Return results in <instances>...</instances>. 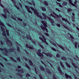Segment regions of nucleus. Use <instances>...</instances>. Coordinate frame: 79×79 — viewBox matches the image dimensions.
Returning <instances> with one entry per match:
<instances>
[{"label": "nucleus", "mask_w": 79, "mask_h": 79, "mask_svg": "<svg viewBox=\"0 0 79 79\" xmlns=\"http://www.w3.org/2000/svg\"><path fill=\"white\" fill-rule=\"evenodd\" d=\"M1 29V30L2 31V32H3L2 33V35H3V36H4L5 37V39L6 40V41L7 42H9L10 44L11 45H13V43H12V42L11 41V40H9V39L6 37V33L5 32V29H4V28L3 26H1L0 27Z\"/></svg>", "instance_id": "nucleus-1"}, {"label": "nucleus", "mask_w": 79, "mask_h": 79, "mask_svg": "<svg viewBox=\"0 0 79 79\" xmlns=\"http://www.w3.org/2000/svg\"><path fill=\"white\" fill-rule=\"evenodd\" d=\"M41 22L43 24L44 26V27H43L42 26H41V28L42 29L43 31H46V32L48 33V30L47 28V23L46 22H44V21H41Z\"/></svg>", "instance_id": "nucleus-2"}, {"label": "nucleus", "mask_w": 79, "mask_h": 79, "mask_svg": "<svg viewBox=\"0 0 79 79\" xmlns=\"http://www.w3.org/2000/svg\"><path fill=\"white\" fill-rule=\"evenodd\" d=\"M30 8L33 11H34V12L35 14H36V16H38L39 18H40V19H42V17L41 15H39V14L38 13V11H37V10L35 9V10L34 9V8H33L32 7H30Z\"/></svg>", "instance_id": "nucleus-3"}, {"label": "nucleus", "mask_w": 79, "mask_h": 79, "mask_svg": "<svg viewBox=\"0 0 79 79\" xmlns=\"http://www.w3.org/2000/svg\"><path fill=\"white\" fill-rule=\"evenodd\" d=\"M42 38H43L44 40H43V39H42V38L40 37H39V38L41 40V41H42V42H44V43H45L47 45H48V43H47V41H46V38H45V36H44L43 35H42Z\"/></svg>", "instance_id": "nucleus-4"}, {"label": "nucleus", "mask_w": 79, "mask_h": 79, "mask_svg": "<svg viewBox=\"0 0 79 79\" xmlns=\"http://www.w3.org/2000/svg\"><path fill=\"white\" fill-rule=\"evenodd\" d=\"M41 52V50L40 49H39L38 51L37 52V54L39 56H41V57H42L44 56V54L42 53H40Z\"/></svg>", "instance_id": "nucleus-5"}, {"label": "nucleus", "mask_w": 79, "mask_h": 79, "mask_svg": "<svg viewBox=\"0 0 79 79\" xmlns=\"http://www.w3.org/2000/svg\"><path fill=\"white\" fill-rule=\"evenodd\" d=\"M25 7L26 8L28 13H31V14L32 13V12L31 11L29 7L28 6H25Z\"/></svg>", "instance_id": "nucleus-6"}, {"label": "nucleus", "mask_w": 79, "mask_h": 79, "mask_svg": "<svg viewBox=\"0 0 79 79\" xmlns=\"http://www.w3.org/2000/svg\"><path fill=\"white\" fill-rule=\"evenodd\" d=\"M47 18L48 19H49V20L50 22L51 23L52 25V26H55V25L53 24V23H54V22L52 20V19H51L48 17H47Z\"/></svg>", "instance_id": "nucleus-7"}, {"label": "nucleus", "mask_w": 79, "mask_h": 79, "mask_svg": "<svg viewBox=\"0 0 79 79\" xmlns=\"http://www.w3.org/2000/svg\"><path fill=\"white\" fill-rule=\"evenodd\" d=\"M57 69L58 71H59V72L60 73V74H62V75H63V73L62 72V70H61V68H60V66L58 67Z\"/></svg>", "instance_id": "nucleus-8"}, {"label": "nucleus", "mask_w": 79, "mask_h": 79, "mask_svg": "<svg viewBox=\"0 0 79 79\" xmlns=\"http://www.w3.org/2000/svg\"><path fill=\"white\" fill-rule=\"evenodd\" d=\"M69 1V3H70V4H71V5H72V6H75V7H77V6H76V5H75L74 3H73L72 2V0H68Z\"/></svg>", "instance_id": "nucleus-9"}, {"label": "nucleus", "mask_w": 79, "mask_h": 79, "mask_svg": "<svg viewBox=\"0 0 79 79\" xmlns=\"http://www.w3.org/2000/svg\"><path fill=\"white\" fill-rule=\"evenodd\" d=\"M46 71L49 74H52V72H51L50 70L48 69V68H46L45 69Z\"/></svg>", "instance_id": "nucleus-10"}, {"label": "nucleus", "mask_w": 79, "mask_h": 79, "mask_svg": "<svg viewBox=\"0 0 79 79\" xmlns=\"http://www.w3.org/2000/svg\"><path fill=\"white\" fill-rule=\"evenodd\" d=\"M4 50L5 52L6 53H5L4 55H6V56H7V55H8V54H7V53H8V50L6 48H4Z\"/></svg>", "instance_id": "nucleus-11"}, {"label": "nucleus", "mask_w": 79, "mask_h": 79, "mask_svg": "<svg viewBox=\"0 0 79 79\" xmlns=\"http://www.w3.org/2000/svg\"><path fill=\"white\" fill-rule=\"evenodd\" d=\"M65 75L66 77V79H68V77H69V79H71V78H72V77H71V76L68 75L66 73H65Z\"/></svg>", "instance_id": "nucleus-12"}, {"label": "nucleus", "mask_w": 79, "mask_h": 79, "mask_svg": "<svg viewBox=\"0 0 79 79\" xmlns=\"http://www.w3.org/2000/svg\"><path fill=\"white\" fill-rule=\"evenodd\" d=\"M46 55L47 56H48L49 57H52V54H50V53H46Z\"/></svg>", "instance_id": "nucleus-13"}, {"label": "nucleus", "mask_w": 79, "mask_h": 79, "mask_svg": "<svg viewBox=\"0 0 79 79\" xmlns=\"http://www.w3.org/2000/svg\"><path fill=\"white\" fill-rule=\"evenodd\" d=\"M9 52L11 53V52H14V49L12 48H11L8 50Z\"/></svg>", "instance_id": "nucleus-14"}, {"label": "nucleus", "mask_w": 79, "mask_h": 79, "mask_svg": "<svg viewBox=\"0 0 79 79\" xmlns=\"http://www.w3.org/2000/svg\"><path fill=\"white\" fill-rule=\"evenodd\" d=\"M62 20H63V21H64L65 22H67V23H69V21H68L67 19H66L65 18H62Z\"/></svg>", "instance_id": "nucleus-15"}, {"label": "nucleus", "mask_w": 79, "mask_h": 79, "mask_svg": "<svg viewBox=\"0 0 79 79\" xmlns=\"http://www.w3.org/2000/svg\"><path fill=\"white\" fill-rule=\"evenodd\" d=\"M25 66L27 68H28L29 70H31V69L30 68V67L28 65H27V63H26L25 64Z\"/></svg>", "instance_id": "nucleus-16"}, {"label": "nucleus", "mask_w": 79, "mask_h": 79, "mask_svg": "<svg viewBox=\"0 0 79 79\" xmlns=\"http://www.w3.org/2000/svg\"><path fill=\"white\" fill-rule=\"evenodd\" d=\"M16 74L18 76H20V77H23V75L21 73H17Z\"/></svg>", "instance_id": "nucleus-17"}, {"label": "nucleus", "mask_w": 79, "mask_h": 79, "mask_svg": "<svg viewBox=\"0 0 79 79\" xmlns=\"http://www.w3.org/2000/svg\"><path fill=\"white\" fill-rule=\"evenodd\" d=\"M6 12H5V15L2 14V15L4 17V18H5V19H6V17L7 16H6Z\"/></svg>", "instance_id": "nucleus-18"}, {"label": "nucleus", "mask_w": 79, "mask_h": 79, "mask_svg": "<svg viewBox=\"0 0 79 79\" xmlns=\"http://www.w3.org/2000/svg\"><path fill=\"white\" fill-rule=\"evenodd\" d=\"M27 37H27L28 39H29V40H32V38L31 37L30 35H28Z\"/></svg>", "instance_id": "nucleus-19"}, {"label": "nucleus", "mask_w": 79, "mask_h": 79, "mask_svg": "<svg viewBox=\"0 0 79 79\" xmlns=\"http://www.w3.org/2000/svg\"><path fill=\"white\" fill-rule=\"evenodd\" d=\"M42 15L43 16H44L45 19H47V18L48 16L45 15V14L44 13H42Z\"/></svg>", "instance_id": "nucleus-20"}, {"label": "nucleus", "mask_w": 79, "mask_h": 79, "mask_svg": "<svg viewBox=\"0 0 79 79\" xmlns=\"http://www.w3.org/2000/svg\"><path fill=\"white\" fill-rule=\"evenodd\" d=\"M58 46L59 47H60V48H61L63 50H64V48L63 47V46H61L60 45H58Z\"/></svg>", "instance_id": "nucleus-21"}, {"label": "nucleus", "mask_w": 79, "mask_h": 79, "mask_svg": "<svg viewBox=\"0 0 79 79\" xmlns=\"http://www.w3.org/2000/svg\"><path fill=\"white\" fill-rule=\"evenodd\" d=\"M72 64L73 66L75 68H76V69H77V66H76V65L73 62H72Z\"/></svg>", "instance_id": "nucleus-22"}, {"label": "nucleus", "mask_w": 79, "mask_h": 79, "mask_svg": "<svg viewBox=\"0 0 79 79\" xmlns=\"http://www.w3.org/2000/svg\"><path fill=\"white\" fill-rule=\"evenodd\" d=\"M61 59L62 60H67V58H66V57L64 56L62 57H61Z\"/></svg>", "instance_id": "nucleus-23"}, {"label": "nucleus", "mask_w": 79, "mask_h": 79, "mask_svg": "<svg viewBox=\"0 0 79 79\" xmlns=\"http://www.w3.org/2000/svg\"><path fill=\"white\" fill-rule=\"evenodd\" d=\"M0 25L1 26H5V25H4V24H3V23L1 21V20H0Z\"/></svg>", "instance_id": "nucleus-24"}, {"label": "nucleus", "mask_w": 79, "mask_h": 79, "mask_svg": "<svg viewBox=\"0 0 79 79\" xmlns=\"http://www.w3.org/2000/svg\"><path fill=\"white\" fill-rule=\"evenodd\" d=\"M4 12H5V11H6L7 13H10V12H9V11L6 8L4 9Z\"/></svg>", "instance_id": "nucleus-25"}, {"label": "nucleus", "mask_w": 79, "mask_h": 79, "mask_svg": "<svg viewBox=\"0 0 79 79\" xmlns=\"http://www.w3.org/2000/svg\"><path fill=\"white\" fill-rule=\"evenodd\" d=\"M62 5L64 6H66L67 5V2H62Z\"/></svg>", "instance_id": "nucleus-26"}, {"label": "nucleus", "mask_w": 79, "mask_h": 79, "mask_svg": "<svg viewBox=\"0 0 79 79\" xmlns=\"http://www.w3.org/2000/svg\"><path fill=\"white\" fill-rule=\"evenodd\" d=\"M17 50L18 52H20L21 51L20 50V48H19V47L18 46H17Z\"/></svg>", "instance_id": "nucleus-27"}, {"label": "nucleus", "mask_w": 79, "mask_h": 79, "mask_svg": "<svg viewBox=\"0 0 79 79\" xmlns=\"http://www.w3.org/2000/svg\"><path fill=\"white\" fill-rule=\"evenodd\" d=\"M65 64L67 65L68 68H71V66L70 65H69V64L67 62H65Z\"/></svg>", "instance_id": "nucleus-28"}, {"label": "nucleus", "mask_w": 79, "mask_h": 79, "mask_svg": "<svg viewBox=\"0 0 79 79\" xmlns=\"http://www.w3.org/2000/svg\"><path fill=\"white\" fill-rule=\"evenodd\" d=\"M56 3L57 5H59V6H60V7L61 8H63V6H61V4H60V3H58V2H56Z\"/></svg>", "instance_id": "nucleus-29"}, {"label": "nucleus", "mask_w": 79, "mask_h": 79, "mask_svg": "<svg viewBox=\"0 0 79 79\" xmlns=\"http://www.w3.org/2000/svg\"><path fill=\"white\" fill-rule=\"evenodd\" d=\"M16 71H18V72H19V71H20V72H21V73H23V70H22V69H16Z\"/></svg>", "instance_id": "nucleus-30"}, {"label": "nucleus", "mask_w": 79, "mask_h": 79, "mask_svg": "<svg viewBox=\"0 0 79 79\" xmlns=\"http://www.w3.org/2000/svg\"><path fill=\"white\" fill-rule=\"evenodd\" d=\"M40 69H41L42 71H45V68L44 67H43L42 66L40 67Z\"/></svg>", "instance_id": "nucleus-31"}, {"label": "nucleus", "mask_w": 79, "mask_h": 79, "mask_svg": "<svg viewBox=\"0 0 79 79\" xmlns=\"http://www.w3.org/2000/svg\"><path fill=\"white\" fill-rule=\"evenodd\" d=\"M29 62L30 64V65H33V63H32V62L31 60H29Z\"/></svg>", "instance_id": "nucleus-32"}, {"label": "nucleus", "mask_w": 79, "mask_h": 79, "mask_svg": "<svg viewBox=\"0 0 79 79\" xmlns=\"http://www.w3.org/2000/svg\"><path fill=\"white\" fill-rule=\"evenodd\" d=\"M60 64L61 66H62L63 68H64V65H63V63H62V62L61 61H60Z\"/></svg>", "instance_id": "nucleus-33"}, {"label": "nucleus", "mask_w": 79, "mask_h": 79, "mask_svg": "<svg viewBox=\"0 0 79 79\" xmlns=\"http://www.w3.org/2000/svg\"><path fill=\"white\" fill-rule=\"evenodd\" d=\"M63 26H64V27L65 28V29H66L68 31L70 30V29H69V28H68V27H66V26L65 25H64Z\"/></svg>", "instance_id": "nucleus-34"}, {"label": "nucleus", "mask_w": 79, "mask_h": 79, "mask_svg": "<svg viewBox=\"0 0 79 79\" xmlns=\"http://www.w3.org/2000/svg\"><path fill=\"white\" fill-rule=\"evenodd\" d=\"M6 33L7 36H9L10 34L9 33V31H8L7 30H6Z\"/></svg>", "instance_id": "nucleus-35"}, {"label": "nucleus", "mask_w": 79, "mask_h": 79, "mask_svg": "<svg viewBox=\"0 0 79 79\" xmlns=\"http://www.w3.org/2000/svg\"><path fill=\"white\" fill-rule=\"evenodd\" d=\"M56 16L57 17V18H62V15H61L59 14V15H56Z\"/></svg>", "instance_id": "nucleus-36"}, {"label": "nucleus", "mask_w": 79, "mask_h": 79, "mask_svg": "<svg viewBox=\"0 0 79 79\" xmlns=\"http://www.w3.org/2000/svg\"><path fill=\"white\" fill-rule=\"evenodd\" d=\"M42 10L43 11H46V9L44 7H42Z\"/></svg>", "instance_id": "nucleus-37"}, {"label": "nucleus", "mask_w": 79, "mask_h": 79, "mask_svg": "<svg viewBox=\"0 0 79 79\" xmlns=\"http://www.w3.org/2000/svg\"><path fill=\"white\" fill-rule=\"evenodd\" d=\"M75 48H77V43L76 42L75 43Z\"/></svg>", "instance_id": "nucleus-38"}, {"label": "nucleus", "mask_w": 79, "mask_h": 79, "mask_svg": "<svg viewBox=\"0 0 79 79\" xmlns=\"http://www.w3.org/2000/svg\"><path fill=\"white\" fill-rule=\"evenodd\" d=\"M44 4H45L46 6H48V3H47V2L46 1H44Z\"/></svg>", "instance_id": "nucleus-39"}, {"label": "nucleus", "mask_w": 79, "mask_h": 79, "mask_svg": "<svg viewBox=\"0 0 79 79\" xmlns=\"http://www.w3.org/2000/svg\"><path fill=\"white\" fill-rule=\"evenodd\" d=\"M17 60H18V61H19V62L21 61V59L19 57H18L17 58Z\"/></svg>", "instance_id": "nucleus-40"}, {"label": "nucleus", "mask_w": 79, "mask_h": 79, "mask_svg": "<svg viewBox=\"0 0 79 79\" xmlns=\"http://www.w3.org/2000/svg\"><path fill=\"white\" fill-rule=\"evenodd\" d=\"M2 59L6 61H8V60L5 57H2Z\"/></svg>", "instance_id": "nucleus-41"}, {"label": "nucleus", "mask_w": 79, "mask_h": 79, "mask_svg": "<svg viewBox=\"0 0 79 79\" xmlns=\"http://www.w3.org/2000/svg\"><path fill=\"white\" fill-rule=\"evenodd\" d=\"M52 50H53V51H54L55 52H56V49L55 48L53 47H52L51 48Z\"/></svg>", "instance_id": "nucleus-42"}, {"label": "nucleus", "mask_w": 79, "mask_h": 79, "mask_svg": "<svg viewBox=\"0 0 79 79\" xmlns=\"http://www.w3.org/2000/svg\"><path fill=\"white\" fill-rule=\"evenodd\" d=\"M26 77H30V74H29L27 73L26 74Z\"/></svg>", "instance_id": "nucleus-43"}, {"label": "nucleus", "mask_w": 79, "mask_h": 79, "mask_svg": "<svg viewBox=\"0 0 79 79\" xmlns=\"http://www.w3.org/2000/svg\"><path fill=\"white\" fill-rule=\"evenodd\" d=\"M67 11L68 12H70V11H72V9H71L69 8L68 10H67Z\"/></svg>", "instance_id": "nucleus-44"}, {"label": "nucleus", "mask_w": 79, "mask_h": 79, "mask_svg": "<svg viewBox=\"0 0 79 79\" xmlns=\"http://www.w3.org/2000/svg\"><path fill=\"white\" fill-rule=\"evenodd\" d=\"M31 1L33 5H34V6H35V3L34 1V0H32Z\"/></svg>", "instance_id": "nucleus-45"}, {"label": "nucleus", "mask_w": 79, "mask_h": 79, "mask_svg": "<svg viewBox=\"0 0 79 79\" xmlns=\"http://www.w3.org/2000/svg\"><path fill=\"white\" fill-rule=\"evenodd\" d=\"M15 8H16L18 10H19V8L18 6H17L16 5H15Z\"/></svg>", "instance_id": "nucleus-46"}, {"label": "nucleus", "mask_w": 79, "mask_h": 79, "mask_svg": "<svg viewBox=\"0 0 79 79\" xmlns=\"http://www.w3.org/2000/svg\"><path fill=\"white\" fill-rule=\"evenodd\" d=\"M11 17H12V18L13 19H14V20H16V18H15V17L13 16V15H11Z\"/></svg>", "instance_id": "nucleus-47"}, {"label": "nucleus", "mask_w": 79, "mask_h": 79, "mask_svg": "<svg viewBox=\"0 0 79 79\" xmlns=\"http://www.w3.org/2000/svg\"><path fill=\"white\" fill-rule=\"evenodd\" d=\"M18 19L19 21H23V19L19 18H18Z\"/></svg>", "instance_id": "nucleus-48"}, {"label": "nucleus", "mask_w": 79, "mask_h": 79, "mask_svg": "<svg viewBox=\"0 0 79 79\" xmlns=\"http://www.w3.org/2000/svg\"><path fill=\"white\" fill-rule=\"evenodd\" d=\"M70 37L72 39H73V40H74V38L73 37V36L71 35H70Z\"/></svg>", "instance_id": "nucleus-49"}, {"label": "nucleus", "mask_w": 79, "mask_h": 79, "mask_svg": "<svg viewBox=\"0 0 79 79\" xmlns=\"http://www.w3.org/2000/svg\"><path fill=\"white\" fill-rule=\"evenodd\" d=\"M72 15L73 16V17L72 18V19H73V18H74V16H75V14H74V13L72 12Z\"/></svg>", "instance_id": "nucleus-50"}, {"label": "nucleus", "mask_w": 79, "mask_h": 79, "mask_svg": "<svg viewBox=\"0 0 79 79\" xmlns=\"http://www.w3.org/2000/svg\"><path fill=\"white\" fill-rule=\"evenodd\" d=\"M29 48L30 50H31V49H34V48H33V47H31L30 46H29Z\"/></svg>", "instance_id": "nucleus-51"}, {"label": "nucleus", "mask_w": 79, "mask_h": 79, "mask_svg": "<svg viewBox=\"0 0 79 79\" xmlns=\"http://www.w3.org/2000/svg\"><path fill=\"white\" fill-rule=\"evenodd\" d=\"M77 1L75 0V2H74V4H75V5H77Z\"/></svg>", "instance_id": "nucleus-52"}, {"label": "nucleus", "mask_w": 79, "mask_h": 79, "mask_svg": "<svg viewBox=\"0 0 79 79\" xmlns=\"http://www.w3.org/2000/svg\"><path fill=\"white\" fill-rule=\"evenodd\" d=\"M60 55H59V54H57L56 55V57L57 58H59V57H60Z\"/></svg>", "instance_id": "nucleus-53"}, {"label": "nucleus", "mask_w": 79, "mask_h": 79, "mask_svg": "<svg viewBox=\"0 0 79 79\" xmlns=\"http://www.w3.org/2000/svg\"><path fill=\"white\" fill-rule=\"evenodd\" d=\"M44 34L45 35H46V36H49V34L48 33H44Z\"/></svg>", "instance_id": "nucleus-54"}, {"label": "nucleus", "mask_w": 79, "mask_h": 79, "mask_svg": "<svg viewBox=\"0 0 79 79\" xmlns=\"http://www.w3.org/2000/svg\"><path fill=\"white\" fill-rule=\"evenodd\" d=\"M11 0L12 2H13V3H14L15 4H16V1H15V0Z\"/></svg>", "instance_id": "nucleus-55"}, {"label": "nucleus", "mask_w": 79, "mask_h": 79, "mask_svg": "<svg viewBox=\"0 0 79 79\" xmlns=\"http://www.w3.org/2000/svg\"><path fill=\"white\" fill-rule=\"evenodd\" d=\"M0 6L2 7V8H4V6L3 5H2V4L1 3V2H0Z\"/></svg>", "instance_id": "nucleus-56"}, {"label": "nucleus", "mask_w": 79, "mask_h": 79, "mask_svg": "<svg viewBox=\"0 0 79 79\" xmlns=\"http://www.w3.org/2000/svg\"><path fill=\"white\" fill-rule=\"evenodd\" d=\"M19 4L20 6V7H21V8H22V7H23V6H22V4H21V3L19 2Z\"/></svg>", "instance_id": "nucleus-57"}, {"label": "nucleus", "mask_w": 79, "mask_h": 79, "mask_svg": "<svg viewBox=\"0 0 79 79\" xmlns=\"http://www.w3.org/2000/svg\"><path fill=\"white\" fill-rule=\"evenodd\" d=\"M0 65H1V66H2V67H4V65H3V64H2V62H0Z\"/></svg>", "instance_id": "nucleus-58"}, {"label": "nucleus", "mask_w": 79, "mask_h": 79, "mask_svg": "<svg viewBox=\"0 0 79 79\" xmlns=\"http://www.w3.org/2000/svg\"><path fill=\"white\" fill-rule=\"evenodd\" d=\"M56 25H57L58 27H60V24H58V23H56Z\"/></svg>", "instance_id": "nucleus-59"}, {"label": "nucleus", "mask_w": 79, "mask_h": 79, "mask_svg": "<svg viewBox=\"0 0 79 79\" xmlns=\"http://www.w3.org/2000/svg\"><path fill=\"white\" fill-rule=\"evenodd\" d=\"M23 25L24 26H26L27 24H26V23H23Z\"/></svg>", "instance_id": "nucleus-60"}, {"label": "nucleus", "mask_w": 79, "mask_h": 79, "mask_svg": "<svg viewBox=\"0 0 79 79\" xmlns=\"http://www.w3.org/2000/svg\"><path fill=\"white\" fill-rule=\"evenodd\" d=\"M39 77H40V79H43V78H42V76H41V75H39Z\"/></svg>", "instance_id": "nucleus-61"}, {"label": "nucleus", "mask_w": 79, "mask_h": 79, "mask_svg": "<svg viewBox=\"0 0 79 79\" xmlns=\"http://www.w3.org/2000/svg\"><path fill=\"white\" fill-rule=\"evenodd\" d=\"M7 26H9V27H11V26L10 25V24H9L8 23H7Z\"/></svg>", "instance_id": "nucleus-62"}, {"label": "nucleus", "mask_w": 79, "mask_h": 79, "mask_svg": "<svg viewBox=\"0 0 79 79\" xmlns=\"http://www.w3.org/2000/svg\"><path fill=\"white\" fill-rule=\"evenodd\" d=\"M55 9H56V11H58L60 12V10H59L57 8H56Z\"/></svg>", "instance_id": "nucleus-63"}, {"label": "nucleus", "mask_w": 79, "mask_h": 79, "mask_svg": "<svg viewBox=\"0 0 79 79\" xmlns=\"http://www.w3.org/2000/svg\"><path fill=\"white\" fill-rule=\"evenodd\" d=\"M40 45V47H41L43 49L44 48V46H42V45Z\"/></svg>", "instance_id": "nucleus-64"}]
</instances>
